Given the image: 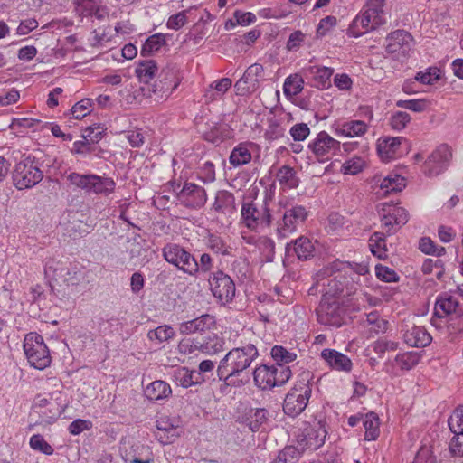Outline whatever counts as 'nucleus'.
Returning a JSON list of instances; mask_svg holds the SVG:
<instances>
[{
    "mask_svg": "<svg viewBox=\"0 0 463 463\" xmlns=\"http://www.w3.org/2000/svg\"><path fill=\"white\" fill-rule=\"evenodd\" d=\"M389 212L393 217L394 223L401 227L407 223L409 220V214L406 209L400 206H390Z\"/></svg>",
    "mask_w": 463,
    "mask_h": 463,
    "instance_id": "338daca9",
    "label": "nucleus"
},
{
    "mask_svg": "<svg viewBox=\"0 0 463 463\" xmlns=\"http://www.w3.org/2000/svg\"><path fill=\"white\" fill-rule=\"evenodd\" d=\"M166 44L165 35L163 33H156L149 36L143 44L140 54L147 57L159 51L160 48Z\"/></svg>",
    "mask_w": 463,
    "mask_h": 463,
    "instance_id": "c9c22d12",
    "label": "nucleus"
},
{
    "mask_svg": "<svg viewBox=\"0 0 463 463\" xmlns=\"http://www.w3.org/2000/svg\"><path fill=\"white\" fill-rule=\"evenodd\" d=\"M91 99H84L77 102L71 109L73 117L77 119L84 118L90 113V108L91 107Z\"/></svg>",
    "mask_w": 463,
    "mask_h": 463,
    "instance_id": "69168bd1",
    "label": "nucleus"
},
{
    "mask_svg": "<svg viewBox=\"0 0 463 463\" xmlns=\"http://www.w3.org/2000/svg\"><path fill=\"white\" fill-rule=\"evenodd\" d=\"M259 356V351L253 344L230 350L217 366V376L226 385L240 386L250 381L245 373L252 362Z\"/></svg>",
    "mask_w": 463,
    "mask_h": 463,
    "instance_id": "f257e3e1",
    "label": "nucleus"
},
{
    "mask_svg": "<svg viewBox=\"0 0 463 463\" xmlns=\"http://www.w3.org/2000/svg\"><path fill=\"white\" fill-rule=\"evenodd\" d=\"M252 376L255 385L263 391L270 390L276 386L275 365L260 364L255 367Z\"/></svg>",
    "mask_w": 463,
    "mask_h": 463,
    "instance_id": "6ab92c4d",
    "label": "nucleus"
},
{
    "mask_svg": "<svg viewBox=\"0 0 463 463\" xmlns=\"http://www.w3.org/2000/svg\"><path fill=\"white\" fill-rule=\"evenodd\" d=\"M420 359V355L416 352H406L398 354L395 362L402 370L409 371L416 366Z\"/></svg>",
    "mask_w": 463,
    "mask_h": 463,
    "instance_id": "37998d69",
    "label": "nucleus"
},
{
    "mask_svg": "<svg viewBox=\"0 0 463 463\" xmlns=\"http://www.w3.org/2000/svg\"><path fill=\"white\" fill-rule=\"evenodd\" d=\"M256 15L251 12H242L240 10H236L233 14V18L230 19L226 23V29H230L235 27L237 24L246 26L250 24H253L256 21Z\"/></svg>",
    "mask_w": 463,
    "mask_h": 463,
    "instance_id": "79ce46f5",
    "label": "nucleus"
},
{
    "mask_svg": "<svg viewBox=\"0 0 463 463\" xmlns=\"http://www.w3.org/2000/svg\"><path fill=\"white\" fill-rule=\"evenodd\" d=\"M279 217L276 221V232L279 238H287L294 233L298 226L303 225L308 216L307 210L298 204L279 203Z\"/></svg>",
    "mask_w": 463,
    "mask_h": 463,
    "instance_id": "f03ea898",
    "label": "nucleus"
},
{
    "mask_svg": "<svg viewBox=\"0 0 463 463\" xmlns=\"http://www.w3.org/2000/svg\"><path fill=\"white\" fill-rule=\"evenodd\" d=\"M234 206L235 198L232 193L224 190L217 192L213 204V209L215 212L225 213L232 209H234Z\"/></svg>",
    "mask_w": 463,
    "mask_h": 463,
    "instance_id": "473e14b6",
    "label": "nucleus"
},
{
    "mask_svg": "<svg viewBox=\"0 0 463 463\" xmlns=\"http://www.w3.org/2000/svg\"><path fill=\"white\" fill-rule=\"evenodd\" d=\"M24 351L31 364L38 370H43L51 364V355L41 335L31 332L24 340Z\"/></svg>",
    "mask_w": 463,
    "mask_h": 463,
    "instance_id": "423d86ee",
    "label": "nucleus"
},
{
    "mask_svg": "<svg viewBox=\"0 0 463 463\" xmlns=\"http://www.w3.org/2000/svg\"><path fill=\"white\" fill-rule=\"evenodd\" d=\"M279 184L288 189H294L298 186L299 180L295 169L288 165H282L276 174Z\"/></svg>",
    "mask_w": 463,
    "mask_h": 463,
    "instance_id": "c756f323",
    "label": "nucleus"
},
{
    "mask_svg": "<svg viewBox=\"0 0 463 463\" xmlns=\"http://www.w3.org/2000/svg\"><path fill=\"white\" fill-rule=\"evenodd\" d=\"M447 326L450 335H457L463 333V308L449 317Z\"/></svg>",
    "mask_w": 463,
    "mask_h": 463,
    "instance_id": "5fc2aeb1",
    "label": "nucleus"
},
{
    "mask_svg": "<svg viewBox=\"0 0 463 463\" xmlns=\"http://www.w3.org/2000/svg\"><path fill=\"white\" fill-rule=\"evenodd\" d=\"M384 24L385 23H378V21L374 19L373 15L364 11L361 15H357L354 19L348 31L353 36L359 37L369 31L375 30L377 27Z\"/></svg>",
    "mask_w": 463,
    "mask_h": 463,
    "instance_id": "aec40b11",
    "label": "nucleus"
},
{
    "mask_svg": "<svg viewBox=\"0 0 463 463\" xmlns=\"http://www.w3.org/2000/svg\"><path fill=\"white\" fill-rule=\"evenodd\" d=\"M321 357L334 370L350 373L353 368L351 359L335 349L326 348L321 352Z\"/></svg>",
    "mask_w": 463,
    "mask_h": 463,
    "instance_id": "412c9836",
    "label": "nucleus"
},
{
    "mask_svg": "<svg viewBox=\"0 0 463 463\" xmlns=\"http://www.w3.org/2000/svg\"><path fill=\"white\" fill-rule=\"evenodd\" d=\"M269 200L270 197L266 195L261 204L252 201L242 203L241 219L248 229L257 231L271 225L273 216L268 206Z\"/></svg>",
    "mask_w": 463,
    "mask_h": 463,
    "instance_id": "7ed1b4c3",
    "label": "nucleus"
},
{
    "mask_svg": "<svg viewBox=\"0 0 463 463\" xmlns=\"http://www.w3.org/2000/svg\"><path fill=\"white\" fill-rule=\"evenodd\" d=\"M157 71L158 67L154 60H144L139 61L135 70L137 77L144 83H149L150 80L154 79Z\"/></svg>",
    "mask_w": 463,
    "mask_h": 463,
    "instance_id": "7c9ffc66",
    "label": "nucleus"
},
{
    "mask_svg": "<svg viewBox=\"0 0 463 463\" xmlns=\"http://www.w3.org/2000/svg\"><path fill=\"white\" fill-rule=\"evenodd\" d=\"M191 320L196 333L200 334L214 328L216 324L215 317L210 314H203Z\"/></svg>",
    "mask_w": 463,
    "mask_h": 463,
    "instance_id": "09e8293b",
    "label": "nucleus"
},
{
    "mask_svg": "<svg viewBox=\"0 0 463 463\" xmlns=\"http://www.w3.org/2000/svg\"><path fill=\"white\" fill-rule=\"evenodd\" d=\"M345 274H354L357 277L364 276L369 273V268L366 263H355L349 261H342L339 260H335L331 262L326 269V273L328 275H333L335 273H342Z\"/></svg>",
    "mask_w": 463,
    "mask_h": 463,
    "instance_id": "a211bd4d",
    "label": "nucleus"
},
{
    "mask_svg": "<svg viewBox=\"0 0 463 463\" xmlns=\"http://www.w3.org/2000/svg\"><path fill=\"white\" fill-rule=\"evenodd\" d=\"M386 193L400 192L405 187V179L399 175H388L381 183Z\"/></svg>",
    "mask_w": 463,
    "mask_h": 463,
    "instance_id": "de8ad7c7",
    "label": "nucleus"
},
{
    "mask_svg": "<svg viewBox=\"0 0 463 463\" xmlns=\"http://www.w3.org/2000/svg\"><path fill=\"white\" fill-rule=\"evenodd\" d=\"M404 342L413 347H425L429 345L432 337L430 334L423 327L412 326L403 334Z\"/></svg>",
    "mask_w": 463,
    "mask_h": 463,
    "instance_id": "b1692460",
    "label": "nucleus"
},
{
    "mask_svg": "<svg viewBox=\"0 0 463 463\" xmlns=\"http://www.w3.org/2000/svg\"><path fill=\"white\" fill-rule=\"evenodd\" d=\"M383 4L384 0H368L364 6V11L373 15L374 19H376L378 23H386L383 9Z\"/></svg>",
    "mask_w": 463,
    "mask_h": 463,
    "instance_id": "3c124183",
    "label": "nucleus"
},
{
    "mask_svg": "<svg viewBox=\"0 0 463 463\" xmlns=\"http://www.w3.org/2000/svg\"><path fill=\"white\" fill-rule=\"evenodd\" d=\"M368 126L362 120H350L338 124L335 128V134L338 137H361L367 131Z\"/></svg>",
    "mask_w": 463,
    "mask_h": 463,
    "instance_id": "a878e982",
    "label": "nucleus"
},
{
    "mask_svg": "<svg viewBox=\"0 0 463 463\" xmlns=\"http://www.w3.org/2000/svg\"><path fill=\"white\" fill-rule=\"evenodd\" d=\"M303 452L298 446H286L278 453L277 458L271 463H297Z\"/></svg>",
    "mask_w": 463,
    "mask_h": 463,
    "instance_id": "58836bf2",
    "label": "nucleus"
},
{
    "mask_svg": "<svg viewBox=\"0 0 463 463\" xmlns=\"http://www.w3.org/2000/svg\"><path fill=\"white\" fill-rule=\"evenodd\" d=\"M269 412L264 408L251 409L247 418L248 426L251 431L257 432L268 423Z\"/></svg>",
    "mask_w": 463,
    "mask_h": 463,
    "instance_id": "2f4dec72",
    "label": "nucleus"
},
{
    "mask_svg": "<svg viewBox=\"0 0 463 463\" xmlns=\"http://www.w3.org/2000/svg\"><path fill=\"white\" fill-rule=\"evenodd\" d=\"M333 73V68L325 66H308L302 69V74L305 79L310 81L312 87L320 90H326L331 86Z\"/></svg>",
    "mask_w": 463,
    "mask_h": 463,
    "instance_id": "dca6fc26",
    "label": "nucleus"
},
{
    "mask_svg": "<svg viewBox=\"0 0 463 463\" xmlns=\"http://www.w3.org/2000/svg\"><path fill=\"white\" fill-rule=\"evenodd\" d=\"M317 321L325 326L340 327L345 324V309L335 298L324 295L317 307Z\"/></svg>",
    "mask_w": 463,
    "mask_h": 463,
    "instance_id": "6e6552de",
    "label": "nucleus"
},
{
    "mask_svg": "<svg viewBox=\"0 0 463 463\" xmlns=\"http://www.w3.org/2000/svg\"><path fill=\"white\" fill-rule=\"evenodd\" d=\"M250 143H240L231 152L229 162L233 167H240L249 164L252 156L249 149Z\"/></svg>",
    "mask_w": 463,
    "mask_h": 463,
    "instance_id": "cd10ccee",
    "label": "nucleus"
},
{
    "mask_svg": "<svg viewBox=\"0 0 463 463\" xmlns=\"http://www.w3.org/2000/svg\"><path fill=\"white\" fill-rule=\"evenodd\" d=\"M375 273L377 278L384 282H397L399 280V276L394 269L381 264L376 265Z\"/></svg>",
    "mask_w": 463,
    "mask_h": 463,
    "instance_id": "e2e57ef3",
    "label": "nucleus"
},
{
    "mask_svg": "<svg viewBox=\"0 0 463 463\" xmlns=\"http://www.w3.org/2000/svg\"><path fill=\"white\" fill-rule=\"evenodd\" d=\"M364 165V162L361 157H353L342 165L341 171L345 175H356L363 170Z\"/></svg>",
    "mask_w": 463,
    "mask_h": 463,
    "instance_id": "052dcab7",
    "label": "nucleus"
},
{
    "mask_svg": "<svg viewBox=\"0 0 463 463\" xmlns=\"http://www.w3.org/2000/svg\"><path fill=\"white\" fill-rule=\"evenodd\" d=\"M440 78V71L437 67H430L425 72L419 71L415 80L422 84L431 85Z\"/></svg>",
    "mask_w": 463,
    "mask_h": 463,
    "instance_id": "4d7b16f0",
    "label": "nucleus"
},
{
    "mask_svg": "<svg viewBox=\"0 0 463 463\" xmlns=\"http://www.w3.org/2000/svg\"><path fill=\"white\" fill-rule=\"evenodd\" d=\"M411 121V116L404 111H396L392 113L390 118V126L394 130H402Z\"/></svg>",
    "mask_w": 463,
    "mask_h": 463,
    "instance_id": "bf43d9fd",
    "label": "nucleus"
},
{
    "mask_svg": "<svg viewBox=\"0 0 463 463\" xmlns=\"http://www.w3.org/2000/svg\"><path fill=\"white\" fill-rule=\"evenodd\" d=\"M93 177V174L81 175L76 172H72L68 175L67 180L70 182L71 184L76 186L77 188L85 190L86 192L89 193Z\"/></svg>",
    "mask_w": 463,
    "mask_h": 463,
    "instance_id": "a18cd8bd",
    "label": "nucleus"
},
{
    "mask_svg": "<svg viewBox=\"0 0 463 463\" xmlns=\"http://www.w3.org/2000/svg\"><path fill=\"white\" fill-rule=\"evenodd\" d=\"M448 425L451 432L463 431V405L458 406L448 419Z\"/></svg>",
    "mask_w": 463,
    "mask_h": 463,
    "instance_id": "13d9d810",
    "label": "nucleus"
},
{
    "mask_svg": "<svg viewBox=\"0 0 463 463\" xmlns=\"http://www.w3.org/2000/svg\"><path fill=\"white\" fill-rule=\"evenodd\" d=\"M294 141H304L310 134V128L306 123H297L289 130Z\"/></svg>",
    "mask_w": 463,
    "mask_h": 463,
    "instance_id": "0e129e2a",
    "label": "nucleus"
},
{
    "mask_svg": "<svg viewBox=\"0 0 463 463\" xmlns=\"http://www.w3.org/2000/svg\"><path fill=\"white\" fill-rule=\"evenodd\" d=\"M206 245L216 254H221L222 256L230 254V248L220 236L214 233L208 234L206 238Z\"/></svg>",
    "mask_w": 463,
    "mask_h": 463,
    "instance_id": "c03bdc74",
    "label": "nucleus"
},
{
    "mask_svg": "<svg viewBox=\"0 0 463 463\" xmlns=\"http://www.w3.org/2000/svg\"><path fill=\"white\" fill-rule=\"evenodd\" d=\"M82 278V272L76 265L65 267V271L62 272L60 282L67 286H75L80 282Z\"/></svg>",
    "mask_w": 463,
    "mask_h": 463,
    "instance_id": "49530a36",
    "label": "nucleus"
},
{
    "mask_svg": "<svg viewBox=\"0 0 463 463\" xmlns=\"http://www.w3.org/2000/svg\"><path fill=\"white\" fill-rule=\"evenodd\" d=\"M452 154L448 145L438 146L424 164V173L428 176H437L449 166Z\"/></svg>",
    "mask_w": 463,
    "mask_h": 463,
    "instance_id": "ddd939ff",
    "label": "nucleus"
},
{
    "mask_svg": "<svg viewBox=\"0 0 463 463\" xmlns=\"http://www.w3.org/2000/svg\"><path fill=\"white\" fill-rule=\"evenodd\" d=\"M312 393V388L308 380L303 379L296 384L286 395L283 411L290 417L300 414L307 407Z\"/></svg>",
    "mask_w": 463,
    "mask_h": 463,
    "instance_id": "0eeeda50",
    "label": "nucleus"
},
{
    "mask_svg": "<svg viewBox=\"0 0 463 463\" xmlns=\"http://www.w3.org/2000/svg\"><path fill=\"white\" fill-rule=\"evenodd\" d=\"M429 105L426 99H400L396 101V106L402 109H409L414 112L424 111Z\"/></svg>",
    "mask_w": 463,
    "mask_h": 463,
    "instance_id": "6e6d98bb",
    "label": "nucleus"
},
{
    "mask_svg": "<svg viewBox=\"0 0 463 463\" xmlns=\"http://www.w3.org/2000/svg\"><path fill=\"white\" fill-rule=\"evenodd\" d=\"M399 343L387 338H379L373 344V349L380 356L387 351H395L398 349Z\"/></svg>",
    "mask_w": 463,
    "mask_h": 463,
    "instance_id": "680f3d73",
    "label": "nucleus"
},
{
    "mask_svg": "<svg viewBox=\"0 0 463 463\" xmlns=\"http://www.w3.org/2000/svg\"><path fill=\"white\" fill-rule=\"evenodd\" d=\"M386 52L399 58L406 56L411 50L412 37L407 31L396 30L386 38Z\"/></svg>",
    "mask_w": 463,
    "mask_h": 463,
    "instance_id": "2eb2a0df",
    "label": "nucleus"
},
{
    "mask_svg": "<svg viewBox=\"0 0 463 463\" xmlns=\"http://www.w3.org/2000/svg\"><path fill=\"white\" fill-rule=\"evenodd\" d=\"M180 79L175 67L164 68L158 75L157 80L152 86V92L160 98L168 97L178 87Z\"/></svg>",
    "mask_w": 463,
    "mask_h": 463,
    "instance_id": "4468645a",
    "label": "nucleus"
},
{
    "mask_svg": "<svg viewBox=\"0 0 463 463\" xmlns=\"http://www.w3.org/2000/svg\"><path fill=\"white\" fill-rule=\"evenodd\" d=\"M225 341L215 333H211L206 336L194 338V346L198 351L213 355L224 350Z\"/></svg>",
    "mask_w": 463,
    "mask_h": 463,
    "instance_id": "4be33fe9",
    "label": "nucleus"
},
{
    "mask_svg": "<svg viewBox=\"0 0 463 463\" xmlns=\"http://www.w3.org/2000/svg\"><path fill=\"white\" fill-rule=\"evenodd\" d=\"M43 178V173L40 169V163L35 157L27 156L18 162L13 172V182L19 189L31 188L39 184Z\"/></svg>",
    "mask_w": 463,
    "mask_h": 463,
    "instance_id": "39448f33",
    "label": "nucleus"
},
{
    "mask_svg": "<svg viewBox=\"0 0 463 463\" xmlns=\"http://www.w3.org/2000/svg\"><path fill=\"white\" fill-rule=\"evenodd\" d=\"M89 193L97 194H109L115 189V182L112 178L94 175Z\"/></svg>",
    "mask_w": 463,
    "mask_h": 463,
    "instance_id": "f704fd0d",
    "label": "nucleus"
},
{
    "mask_svg": "<svg viewBox=\"0 0 463 463\" xmlns=\"http://www.w3.org/2000/svg\"><path fill=\"white\" fill-rule=\"evenodd\" d=\"M369 248L374 256L379 259H385L387 257V249L384 233L373 232L369 239Z\"/></svg>",
    "mask_w": 463,
    "mask_h": 463,
    "instance_id": "e433bc0d",
    "label": "nucleus"
},
{
    "mask_svg": "<svg viewBox=\"0 0 463 463\" xmlns=\"http://www.w3.org/2000/svg\"><path fill=\"white\" fill-rule=\"evenodd\" d=\"M175 377L177 383L183 388H188L205 382L204 375H201L200 373H197V371L189 370L186 367L178 369Z\"/></svg>",
    "mask_w": 463,
    "mask_h": 463,
    "instance_id": "bb28decb",
    "label": "nucleus"
},
{
    "mask_svg": "<svg viewBox=\"0 0 463 463\" xmlns=\"http://www.w3.org/2000/svg\"><path fill=\"white\" fill-rule=\"evenodd\" d=\"M327 431L322 421L304 423L298 435V446L303 451L306 449L317 450L324 445Z\"/></svg>",
    "mask_w": 463,
    "mask_h": 463,
    "instance_id": "1a4fd4ad",
    "label": "nucleus"
},
{
    "mask_svg": "<svg viewBox=\"0 0 463 463\" xmlns=\"http://www.w3.org/2000/svg\"><path fill=\"white\" fill-rule=\"evenodd\" d=\"M172 393L170 385L165 381L157 380L151 383L145 390V395L151 401L167 398Z\"/></svg>",
    "mask_w": 463,
    "mask_h": 463,
    "instance_id": "c85d7f7f",
    "label": "nucleus"
},
{
    "mask_svg": "<svg viewBox=\"0 0 463 463\" xmlns=\"http://www.w3.org/2000/svg\"><path fill=\"white\" fill-rule=\"evenodd\" d=\"M175 335V331L173 327L167 325L157 326L156 329L149 330L147 338L151 341L156 340L159 344L166 342Z\"/></svg>",
    "mask_w": 463,
    "mask_h": 463,
    "instance_id": "a19ab883",
    "label": "nucleus"
},
{
    "mask_svg": "<svg viewBox=\"0 0 463 463\" xmlns=\"http://www.w3.org/2000/svg\"><path fill=\"white\" fill-rule=\"evenodd\" d=\"M43 269L46 278L60 282V278L65 271V266L61 261L49 258L44 261Z\"/></svg>",
    "mask_w": 463,
    "mask_h": 463,
    "instance_id": "ea45409f",
    "label": "nucleus"
},
{
    "mask_svg": "<svg viewBox=\"0 0 463 463\" xmlns=\"http://www.w3.org/2000/svg\"><path fill=\"white\" fill-rule=\"evenodd\" d=\"M29 444L33 450L40 451L48 456L53 454L54 449L41 434L33 435L30 438Z\"/></svg>",
    "mask_w": 463,
    "mask_h": 463,
    "instance_id": "864d4df0",
    "label": "nucleus"
},
{
    "mask_svg": "<svg viewBox=\"0 0 463 463\" xmlns=\"http://www.w3.org/2000/svg\"><path fill=\"white\" fill-rule=\"evenodd\" d=\"M449 442V450L454 456L463 457V431H454Z\"/></svg>",
    "mask_w": 463,
    "mask_h": 463,
    "instance_id": "774afa93",
    "label": "nucleus"
},
{
    "mask_svg": "<svg viewBox=\"0 0 463 463\" xmlns=\"http://www.w3.org/2000/svg\"><path fill=\"white\" fill-rule=\"evenodd\" d=\"M163 258L169 264L190 276L199 272V264L194 256L177 243L168 242L162 249Z\"/></svg>",
    "mask_w": 463,
    "mask_h": 463,
    "instance_id": "20e7f679",
    "label": "nucleus"
},
{
    "mask_svg": "<svg viewBox=\"0 0 463 463\" xmlns=\"http://www.w3.org/2000/svg\"><path fill=\"white\" fill-rule=\"evenodd\" d=\"M363 425L365 430V440H375L380 434L378 415L373 411L366 413L363 419Z\"/></svg>",
    "mask_w": 463,
    "mask_h": 463,
    "instance_id": "72a5a7b5",
    "label": "nucleus"
},
{
    "mask_svg": "<svg viewBox=\"0 0 463 463\" xmlns=\"http://www.w3.org/2000/svg\"><path fill=\"white\" fill-rule=\"evenodd\" d=\"M304 79L303 74H291L286 78L283 90L286 96H297L299 94L304 88Z\"/></svg>",
    "mask_w": 463,
    "mask_h": 463,
    "instance_id": "4c0bfd02",
    "label": "nucleus"
},
{
    "mask_svg": "<svg viewBox=\"0 0 463 463\" xmlns=\"http://www.w3.org/2000/svg\"><path fill=\"white\" fill-rule=\"evenodd\" d=\"M292 244L289 243L286 246V253L288 256L293 253L300 260H307L313 256L315 248L308 238L301 236L292 241Z\"/></svg>",
    "mask_w": 463,
    "mask_h": 463,
    "instance_id": "393cba45",
    "label": "nucleus"
},
{
    "mask_svg": "<svg viewBox=\"0 0 463 463\" xmlns=\"http://www.w3.org/2000/svg\"><path fill=\"white\" fill-rule=\"evenodd\" d=\"M462 308L458 301L452 296L442 294L439 296L435 302L434 316L431 319L434 325L435 317L442 318L445 317H451L458 309Z\"/></svg>",
    "mask_w": 463,
    "mask_h": 463,
    "instance_id": "5701e85b",
    "label": "nucleus"
},
{
    "mask_svg": "<svg viewBox=\"0 0 463 463\" xmlns=\"http://www.w3.org/2000/svg\"><path fill=\"white\" fill-rule=\"evenodd\" d=\"M270 354L277 362V364H281L285 365L286 364L295 361L297 358V354L295 353L288 351L281 345L273 346Z\"/></svg>",
    "mask_w": 463,
    "mask_h": 463,
    "instance_id": "8fccbe9b",
    "label": "nucleus"
},
{
    "mask_svg": "<svg viewBox=\"0 0 463 463\" xmlns=\"http://www.w3.org/2000/svg\"><path fill=\"white\" fill-rule=\"evenodd\" d=\"M407 139L402 137H383L377 141V152L381 159L389 162L402 154V145L407 143Z\"/></svg>",
    "mask_w": 463,
    "mask_h": 463,
    "instance_id": "f3484780",
    "label": "nucleus"
},
{
    "mask_svg": "<svg viewBox=\"0 0 463 463\" xmlns=\"http://www.w3.org/2000/svg\"><path fill=\"white\" fill-rule=\"evenodd\" d=\"M340 142L333 138L326 131L319 132L308 144V148L319 162H326L329 160L333 156L340 151Z\"/></svg>",
    "mask_w": 463,
    "mask_h": 463,
    "instance_id": "9b49d317",
    "label": "nucleus"
},
{
    "mask_svg": "<svg viewBox=\"0 0 463 463\" xmlns=\"http://www.w3.org/2000/svg\"><path fill=\"white\" fill-rule=\"evenodd\" d=\"M176 199L186 208L199 209L205 204L207 194L203 187L185 182L181 190L176 192Z\"/></svg>",
    "mask_w": 463,
    "mask_h": 463,
    "instance_id": "f8f14e48",
    "label": "nucleus"
},
{
    "mask_svg": "<svg viewBox=\"0 0 463 463\" xmlns=\"http://www.w3.org/2000/svg\"><path fill=\"white\" fill-rule=\"evenodd\" d=\"M263 71L264 70L261 64L254 63L247 68L241 77L254 89L259 82L260 77L262 76Z\"/></svg>",
    "mask_w": 463,
    "mask_h": 463,
    "instance_id": "603ef678",
    "label": "nucleus"
},
{
    "mask_svg": "<svg viewBox=\"0 0 463 463\" xmlns=\"http://www.w3.org/2000/svg\"><path fill=\"white\" fill-rule=\"evenodd\" d=\"M208 280L211 291L219 302L227 304L232 301L236 288L229 275L222 270H217L210 275Z\"/></svg>",
    "mask_w": 463,
    "mask_h": 463,
    "instance_id": "9d476101",
    "label": "nucleus"
}]
</instances>
